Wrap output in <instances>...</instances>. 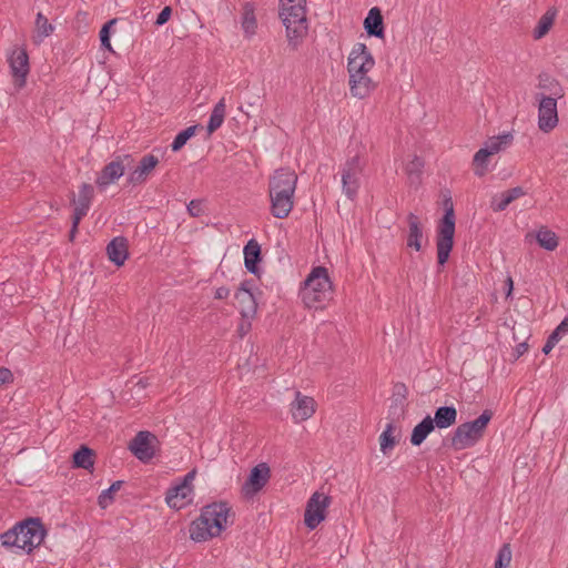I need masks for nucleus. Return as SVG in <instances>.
<instances>
[{"label": "nucleus", "mask_w": 568, "mask_h": 568, "mask_svg": "<svg viewBox=\"0 0 568 568\" xmlns=\"http://www.w3.org/2000/svg\"><path fill=\"white\" fill-rule=\"evenodd\" d=\"M440 216L435 223V252L438 271L449 260L455 244L456 214L452 192L447 189L440 190L435 201Z\"/></svg>", "instance_id": "f257e3e1"}, {"label": "nucleus", "mask_w": 568, "mask_h": 568, "mask_svg": "<svg viewBox=\"0 0 568 568\" xmlns=\"http://www.w3.org/2000/svg\"><path fill=\"white\" fill-rule=\"evenodd\" d=\"M231 507L227 503H212L202 508L201 515L190 526V537L201 542L221 535L229 526Z\"/></svg>", "instance_id": "f03ea898"}, {"label": "nucleus", "mask_w": 568, "mask_h": 568, "mask_svg": "<svg viewBox=\"0 0 568 568\" xmlns=\"http://www.w3.org/2000/svg\"><path fill=\"white\" fill-rule=\"evenodd\" d=\"M297 184V175L290 169L275 171L270 180L268 191L272 214L277 219L286 217L293 209V195Z\"/></svg>", "instance_id": "7ed1b4c3"}, {"label": "nucleus", "mask_w": 568, "mask_h": 568, "mask_svg": "<svg viewBox=\"0 0 568 568\" xmlns=\"http://www.w3.org/2000/svg\"><path fill=\"white\" fill-rule=\"evenodd\" d=\"M301 297L307 308H324L333 298V285L327 268L316 266L307 275L301 290Z\"/></svg>", "instance_id": "20e7f679"}, {"label": "nucleus", "mask_w": 568, "mask_h": 568, "mask_svg": "<svg viewBox=\"0 0 568 568\" xmlns=\"http://www.w3.org/2000/svg\"><path fill=\"white\" fill-rule=\"evenodd\" d=\"M45 530L38 518H29L1 536L2 546L31 552L44 539Z\"/></svg>", "instance_id": "39448f33"}, {"label": "nucleus", "mask_w": 568, "mask_h": 568, "mask_svg": "<svg viewBox=\"0 0 568 568\" xmlns=\"http://www.w3.org/2000/svg\"><path fill=\"white\" fill-rule=\"evenodd\" d=\"M280 18L288 41L296 45L307 33L306 0H280Z\"/></svg>", "instance_id": "423d86ee"}, {"label": "nucleus", "mask_w": 568, "mask_h": 568, "mask_svg": "<svg viewBox=\"0 0 568 568\" xmlns=\"http://www.w3.org/2000/svg\"><path fill=\"white\" fill-rule=\"evenodd\" d=\"M493 418L491 410H484L477 418L460 424L452 436V446L456 450H463L476 445L485 435Z\"/></svg>", "instance_id": "0eeeda50"}, {"label": "nucleus", "mask_w": 568, "mask_h": 568, "mask_svg": "<svg viewBox=\"0 0 568 568\" xmlns=\"http://www.w3.org/2000/svg\"><path fill=\"white\" fill-rule=\"evenodd\" d=\"M364 168L365 161L359 155L348 159L342 166V189L349 200H354L357 195Z\"/></svg>", "instance_id": "6e6552de"}, {"label": "nucleus", "mask_w": 568, "mask_h": 568, "mask_svg": "<svg viewBox=\"0 0 568 568\" xmlns=\"http://www.w3.org/2000/svg\"><path fill=\"white\" fill-rule=\"evenodd\" d=\"M559 124L557 100L547 94L538 97L537 126L545 134L554 132Z\"/></svg>", "instance_id": "1a4fd4ad"}, {"label": "nucleus", "mask_w": 568, "mask_h": 568, "mask_svg": "<svg viewBox=\"0 0 568 568\" xmlns=\"http://www.w3.org/2000/svg\"><path fill=\"white\" fill-rule=\"evenodd\" d=\"M331 498L323 493H314L306 504L304 523L307 528L315 529L326 517Z\"/></svg>", "instance_id": "9d476101"}, {"label": "nucleus", "mask_w": 568, "mask_h": 568, "mask_svg": "<svg viewBox=\"0 0 568 568\" xmlns=\"http://www.w3.org/2000/svg\"><path fill=\"white\" fill-rule=\"evenodd\" d=\"M158 438L150 432H139L130 442L129 449L141 462H149L155 455Z\"/></svg>", "instance_id": "9b49d317"}, {"label": "nucleus", "mask_w": 568, "mask_h": 568, "mask_svg": "<svg viewBox=\"0 0 568 568\" xmlns=\"http://www.w3.org/2000/svg\"><path fill=\"white\" fill-rule=\"evenodd\" d=\"M374 64V58L367 47L364 43H356L348 55V73H368Z\"/></svg>", "instance_id": "f8f14e48"}, {"label": "nucleus", "mask_w": 568, "mask_h": 568, "mask_svg": "<svg viewBox=\"0 0 568 568\" xmlns=\"http://www.w3.org/2000/svg\"><path fill=\"white\" fill-rule=\"evenodd\" d=\"M271 469L265 463L256 465L250 473L248 478L242 486V494L250 498L257 494L268 481Z\"/></svg>", "instance_id": "ddd939ff"}, {"label": "nucleus", "mask_w": 568, "mask_h": 568, "mask_svg": "<svg viewBox=\"0 0 568 568\" xmlns=\"http://www.w3.org/2000/svg\"><path fill=\"white\" fill-rule=\"evenodd\" d=\"M13 84L19 90L24 87L29 73V58L23 49L13 50L9 58Z\"/></svg>", "instance_id": "4468645a"}, {"label": "nucleus", "mask_w": 568, "mask_h": 568, "mask_svg": "<svg viewBox=\"0 0 568 568\" xmlns=\"http://www.w3.org/2000/svg\"><path fill=\"white\" fill-rule=\"evenodd\" d=\"M130 155L118 156L115 160L108 163L97 178V185L100 190H104L110 184L118 181L125 171V161H130Z\"/></svg>", "instance_id": "2eb2a0df"}, {"label": "nucleus", "mask_w": 568, "mask_h": 568, "mask_svg": "<svg viewBox=\"0 0 568 568\" xmlns=\"http://www.w3.org/2000/svg\"><path fill=\"white\" fill-rule=\"evenodd\" d=\"M316 412V402L313 397L295 392V399L291 404V413L295 423L310 419Z\"/></svg>", "instance_id": "dca6fc26"}, {"label": "nucleus", "mask_w": 568, "mask_h": 568, "mask_svg": "<svg viewBox=\"0 0 568 568\" xmlns=\"http://www.w3.org/2000/svg\"><path fill=\"white\" fill-rule=\"evenodd\" d=\"M406 386L404 384H395L392 397L389 398V406L386 416L387 420L399 423L400 418L404 417L406 409Z\"/></svg>", "instance_id": "f3484780"}, {"label": "nucleus", "mask_w": 568, "mask_h": 568, "mask_svg": "<svg viewBox=\"0 0 568 568\" xmlns=\"http://www.w3.org/2000/svg\"><path fill=\"white\" fill-rule=\"evenodd\" d=\"M248 284L250 283L247 281L241 284L237 292L235 293V298L240 305V313L242 317L246 320H252L256 315L257 303Z\"/></svg>", "instance_id": "a211bd4d"}, {"label": "nucleus", "mask_w": 568, "mask_h": 568, "mask_svg": "<svg viewBox=\"0 0 568 568\" xmlns=\"http://www.w3.org/2000/svg\"><path fill=\"white\" fill-rule=\"evenodd\" d=\"M159 164V159L153 154L144 155L138 166L129 174L128 182L133 185L142 184Z\"/></svg>", "instance_id": "6ab92c4d"}, {"label": "nucleus", "mask_w": 568, "mask_h": 568, "mask_svg": "<svg viewBox=\"0 0 568 568\" xmlns=\"http://www.w3.org/2000/svg\"><path fill=\"white\" fill-rule=\"evenodd\" d=\"M525 195L526 192L523 186L507 189L493 197L490 207L495 213L505 212L511 203L520 200Z\"/></svg>", "instance_id": "aec40b11"}, {"label": "nucleus", "mask_w": 568, "mask_h": 568, "mask_svg": "<svg viewBox=\"0 0 568 568\" xmlns=\"http://www.w3.org/2000/svg\"><path fill=\"white\" fill-rule=\"evenodd\" d=\"M499 142H493L486 148L479 149L471 162V169L476 176L483 178L486 175L488 171V163L491 155L496 154L499 151Z\"/></svg>", "instance_id": "412c9836"}, {"label": "nucleus", "mask_w": 568, "mask_h": 568, "mask_svg": "<svg viewBox=\"0 0 568 568\" xmlns=\"http://www.w3.org/2000/svg\"><path fill=\"white\" fill-rule=\"evenodd\" d=\"M457 420V409L453 406L439 407L434 417H428V434L435 428L446 429L453 426Z\"/></svg>", "instance_id": "4be33fe9"}, {"label": "nucleus", "mask_w": 568, "mask_h": 568, "mask_svg": "<svg viewBox=\"0 0 568 568\" xmlns=\"http://www.w3.org/2000/svg\"><path fill=\"white\" fill-rule=\"evenodd\" d=\"M349 91L354 98L364 99L374 89V82L368 73H348Z\"/></svg>", "instance_id": "5701e85b"}, {"label": "nucleus", "mask_w": 568, "mask_h": 568, "mask_svg": "<svg viewBox=\"0 0 568 568\" xmlns=\"http://www.w3.org/2000/svg\"><path fill=\"white\" fill-rule=\"evenodd\" d=\"M399 423L387 420L385 429L379 435V448L384 455H388L399 442Z\"/></svg>", "instance_id": "b1692460"}, {"label": "nucleus", "mask_w": 568, "mask_h": 568, "mask_svg": "<svg viewBox=\"0 0 568 568\" xmlns=\"http://www.w3.org/2000/svg\"><path fill=\"white\" fill-rule=\"evenodd\" d=\"M106 254L115 265H123L129 255L126 239L123 236L114 237L106 246Z\"/></svg>", "instance_id": "393cba45"}, {"label": "nucleus", "mask_w": 568, "mask_h": 568, "mask_svg": "<svg viewBox=\"0 0 568 568\" xmlns=\"http://www.w3.org/2000/svg\"><path fill=\"white\" fill-rule=\"evenodd\" d=\"M193 488H189L186 484H180L169 489L165 500L168 505L175 509H181L192 495Z\"/></svg>", "instance_id": "a878e982"}, {"label": "nucleus", "mask_w": 568, "mask_h": 568, "mask_svg": "<svg viewBox=\"0 0 568 568\" xmlns=\"http://www.w3.org/2000/svg\"><path fill=\"white\" fill-rule=\"evenodd\" d=\"M557 10L555 8L548 9L538 20L532 30V38L537 41L545 38L555 24Z\"/></svg>", "instance_id": "bb28decb"}, {"label": "nucleus", "mask_w": 568, "mask_h": 568, "mask_svg": "<svg viewBox=\"0 0 568 568\" xmlns=\"http://www.w3.org/2000/svg\"><path fill=\"white\" fill-rule=\"evenodd\" d=\"M534 236L537 244L546 251L552 252L559 246V236L556 232L546 226L539 227Z\"/></svg>", "instance_id": "cd10ccee"}, {"label": "nucleus", "mask_w": 568, "mask_h": 568, "mask_svg": "<svg viewBox=\"0 0 568 568\" xmlns=\"http://www.w3.org/2000/svg\"><path fill=\"white\" fill-rule=\"evenodd\" d=\"M242 29L246 37H252L256 33L257 21L255 17V4L245 2L242 8Z\"/></svg>", "instance_id": "c85d7f7f"}, {"label": "nucleus", "mask_w": 568, "mask_h": 568, "mask_svg": "<svg viewBox=\"0 0 568 568\" xmlns=\"http://www.w3.org/2000/svg\"><path fill=\"white\" fill-rule=\"evenodd\" d=\"M261 258V247L255 240H250L244 247V263L248 272L257 274V263Z\"/></svg>", "instance_id": "c756f323"}, {"label": "nucleus", "mask_w": 568, "mask_h": 568, "mask_svg": "<svg viewBox=\"0 0 568 568\" xmlns=\"http://www.w3.org/2000/svg\"><path fill=\"white\" fill-rule=\"evenodd\" d=\"M364 27L369 36L383 37V17L377 7H374L368 11L364 21Z\"/></svg>", "instance_id": "7c9ffc66"}, {"label": "nucleus", "mask_w": 568, "mask_h": 568, "mask_svg": "<svg viewBox=\"0 0 568 568\" xmlns=\"http://www.w3.org/2000/svg\"><path fill=\"white\" fill-rule=\"evenodd\" d=\"M54 31V26L41 13L38 12L34 22L33 42L40 44L45 38L51 36Z\"/></svg>", "instance_id": "2f4dec72"}, {"label": "nucleus", "mask_w": 568, "mask_h": 568, "mask_svg": "<svg viewBox=\"0 0 568 568\" xmlns=\"http://www.w3.org/2000/svg\"><path fill=\"white\" fill-rule=\"evenodd\" d=\"M226 113V103L225 99L222 98L213 108L209 123H207V132L212 134L215 132L224 122Z\"/></svg>", "instance_id": "473e14b6"}, {"label": "nucleus", "mask_w": 568, "mask_h": 568, "mask_svg": "<svg viewBox=\"0 0 568 568\" xmlns=\"http://www.w3.org/2000/svg\"><path fill=\"white\" fill-rule=\"evenodd\" d=\"M423 168L424 161L420 158H415L406 166L408 182L412 186L419 187L423 182Z\"/></svg>", "instance_id": "72a5a7b5"}, {"label": "nucleus", "mask_w": 568, "mask_h": 568, "mask_svg": "<svg viewBox=\"0 0 568 568\" xmlns=\"http://www.w3.org/2000/svg\"><path fill=\"white\" fill-rule=\"evenodd\" d=\"M409 234L407 237V246L414 247L416 251L422 248L420 237L422 230L419 227V220L416 215L409 214L408 216Z\"/></svg>", "instance_id": "f704fd0d"}, {"label": "nucleus", "mask_w": 568, "mask_h": 568, "mask_svg": "<svg viewBox=\"0 0 568 568\" xmlns=\"http://www.w3.org/2000/svg\"><path fill=\"white\" fill-rule=\"evenodd\" d=\"M93 452L87 446H82L73 454V463L77 467L89 469L93 466Z\"/></svg>", "instance_id": "c9c22d12"}, {"label": "nucleus", "mask_w": 568, "mask_h": 568, "mask_svg": "<svg viewBox=\"0 0 568 568\" xmlns=\"http://www.w3.org/2000/svg\"><path fill=\"white\" fill-rule=\"evenodd\" d=\"M513 561V548L509 544L503 545L495 558L494 568H510Z\"/></svg>", "instance_id": "e433bc0d"}, {"label": "nucleus", "mask_w": 568, "mask_h": 568, "mask_svg": "<svg viewBox=\"0 0 568 568\" xmlns=\"http://www.w3.org/2000/svg\"><path fill=\"white\" fill-rule=\"evenodd\" d=\"M94 195V189L91 184L82 183L79 189L78 199L74 197V194H72V203L78 205H85L87 207H90L91 201Z\"/></svg>", "instance_id": "4c0bfd02"}, {"label": "nucleus", "mask_w": 568, "mask_h": 568, "mask_svg": "<svg viewBox=\"0 0 568 568\" xmlns=\"http://www.w3.org/2000/svg\"><path fill=\"white\" fill-rule=\"evenodd\" d=\"M196 126H189L185 130L181 131L175 139L173 140L171 148L174 152L181 150L185 143L195 134Z\"/></svg>", "instance_id": "58836bf2"}, {"label": "nucleus", "mask_w": 568, "mask_h": 568, "mask_svg": "<svg viewBox=\"0 0 568 568\" xmlns=\"http://www.w3.org/2000/svg\"><path fill=\"white\" fill-rule=\"evenodd\" d=\"M123 481H114L108 489L103 490L99 496V505L106 508L113 500V495L121 488Z\"/></svg>", "instance_id": "ea45409f"}, {"label": "nucleus", "mask_w": 568, "mask_h": 568, "mask_svg": "<svg viewBox=\"0 0 568 568\" xmlns=\"http://www.w3.org/2000/svg\"><path fill=\"white\" fill-rule=\"evenodd\" d=\"M73 205H74V212H73V216H72V229L70 232L71 240H73V237L77 233L78 225H79L80 221L88 214L89 209H90V207H87L85 205H78V204H73Z\"/></svg>", "instance_id": "a19ab883"}, {"label": "nucleus", "mask_w": 568, "mask_h": 568, "mask_svg": "<svg viewBox=\"0 0 568 568\" xmlns=\"http://www.w3.org/2000/svg\"><path fill=\"white\" fill-rule=\"evenodd\" d=\"M426 439V417L422 419L413 429L410 443L415 446L420 445Z\"/></svg>", "instance_id": "79ce46f5"}, {"label": "nucleus", "mask_w": 568, "mask_h": 568, "mask_svg": "<svg viewBox=\"0 0 568 568\" xmlns=\"http://www.w3.org/2000/svg\"><path fill=\"white\" fill-rule=\"evenodd\" d=\"M115 23H116V19H111L102 27V29L100 31L101 45L103 48L108 49L109 51H113L111 42H110V30H111L112 26H114Z\"/></svg>", "instance_id": "37998d69"}, {"label": "nucleus", "mask_w": 568, "mask_h": 568, "mask_svg": "<svg viewBox=\"0 0 568 568\" xmlns=\"http://www.w3.org/2000/svg\"><path fill=\"white\" fill-rule=\"evenodd\" d=\"M568 333V316L564 318L558 326L552 331L550 336H552L557 341H561V338Z\"/></svg>", "instance_id": "c03bdc74"}, {"label": "nucleus", "mask_w": 568, "mask_h": 568, "mask_svg": "<svg viewBox=\"0 0 568 568\" xmlns=\"http://www.w3.org/2000/svg\"><path fill=\"white\" fill-rule=\"evenodd\" d=\"M172 16V8L171 7H164L162 11L159 13L155 24L156 26H163L165 24Z\"/></svg>", "instance_id": "a18cd8bd"}, {"label": "nucleus", "mask_w": 568, "mask_h": 568, "mask_svg": "<svg viewBox=\"0 0 568 568\" xmlns=\"http://www.w3.org/2000/svg\"><path fill=\"white\" fill-rule=\"evenodd\" d=\"M13 382V374L9 368L0 367V386Z\"/></svg>", "instance_id": "49530a36"}, {"label": "nucleus", "mask_w": 568, "mask_h": 568, "mask_svg": "<svg viewBox=\"0 0 568 568\" xmlns=\"http://www.w3.org/2000/svg\"><path fill=\"white\" fill-rule=\"evenodd\" d=\"M187 211L192 216H200L202 214V205L200 201H191L187 205Z\"/></svg>", "instance_id": "de8ad7c7"}, {"label": "nucleus", "mask_w": 568, "mask_h": 568, "mask_svg": "<svg viewBox=\"0 0 568 568\" xmlns=\"http://www.w3.org/2000/svg\"><path fill=\"white\" fill-rule=\"evenodd\" d=\"M558 343L559 341L555 339L552 336L549 335L548 339L546 341L542 347V353L545 355H549Z\"/></svg>", "instance_id": "09e8293b"}, {"label": "nucleus", "mask_w": 568, "mask_h": 568, "mask_svg": "<svg viewBox=\"0 0 568 568\" xmlns=\"http://www.w3.org/2000/svg\"><path fill=\"white\" fill-rule=\"evenodd\" d=\"M251 320H246V318H243L242 317V322L241 324L239 325V334L241 337H243L244 335H246L250 329H251Z\"/></svg>", "instance_id": "8fccbe9b"}, {"label": "nucleus", "mask_w": 568, "mask_h": 568, "mask_svg": "<svg viewBox=\"0 0 568 568\" xmlns=\"http://www.w3.org/2000/svg\"><path fill=\"white\" fill-rule=\"evenodd\" d=\"M528 351H529V344L527 342L519 343L515 347L516 358H519L520 356L525 355Z\"/></svg>", "instance_id": "3c124183"}, {"label": "nucleus", "mask_w": 568, "mask_h": 568, "mask_svg": "<svg viewBox=\"0 0 568 568\" xmlns=\"http://www.w3.org/2000/svg\"><path fill=\"white\" fill-rule=\"evenodd\" d=\"M230 295V290L227 287H219L216 291H215V298L217 300H224L226 297H229Z\"/></svg>", "instance_id": "603ef678"}, {"label": "nucleus", "mask_w": 568, "mask_h": 568, "mask_svg": "<svg viewBox=\"0 0 568 568\" xmlns=\"http://www.w3.org/2000/svg\"><path fill=\"white\" fill-rule=\"evenodd\" d=\"M195 475H196V470L195 469L189 471L185 475V477H184V479H183V481L181 484H186L189 486V488H193L192 487V483H193V480L195 478Z\"/></svg>", "instance_id": "864d4df0"}, {"label": "nucleus", "mask_w": 568, "mask_h": 568, "mask_svg": "<svg viewBox=\"0 0 568 568\" xmlns=\"http://www.w3.org/2000/svg\"><path fill=\"white\" fill-rule=\"evenodd\" d=\"M508 285L510 286V291H513L514 282L511 278H508Z\"/></svg>", "instance_id": "5fc2aeb1"}, {"label": "nucleus", "mask_w": 568, "mask_h": 568, "mask_svg": "<svg viewBox=\"0 0 568 568\" xmlns=\"http://www.w3.org/2000/svg\"><path fill=\"white\" fill-rule=\"evenodd\" d=\"M507 290H508V295H510L511 294L510 286H507Z\"/></svg>", "instance_id": "6e6d98bb"}]
</instances>
